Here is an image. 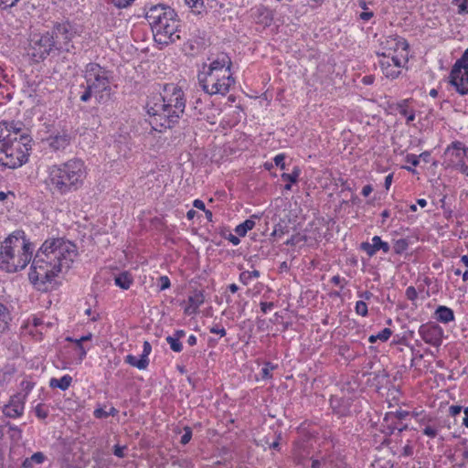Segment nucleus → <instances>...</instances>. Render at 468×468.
<instances>
[{
  "mask_svg": "<svg viewBox=\"0 0 468 468\" xmlns=\"http://www.w3.org/2000/svg\"><path fill=\"white\" fill-rule=\"evenodd\" d=\"M77 255V247L71 241L63 238L46 239L33 259L28 273L30 282L38 290L46 291L47 283L71 268Z\"/></svg>",
  "mask_w": 468,
  "mask_h": 468,
  "instance_id": "1",
  "label": "nucleus"
},
{
  "mask_svg": "<svg viewBox=\"0 0 468 468\" xmlns=\"http://www.w3.org/2000/svg\"><path fill=\"white\" fill-rule=\"evenodd\" d=\"M31 136L20 122H0V165L15 169L28 160Z\"/></svg>",
  "mask_w": 468,
  "mask_h": 468,
  "instance_id": "2",
  "label": "nucleus"
},
{
  "mask_svg": "<svg viewBox=\"0 0 468 468\" xmlns=\"http://www.w3.org/2000/svg\"><path fill=\"white\" fill-rule=\"evenodd\" d=\"M147 106V112L152 117L151 124L155 130H158V126L165 129L171 128L178 122L185 111L184 91L176 84H165L159 101Z\"/></svg>",
  "mask_w": 468,
  "mask_h": 468,
  "instance_id": "3",
  "label": "nucleus"
},
{
  "mask_svg": "<svg viewBox=\"0 0 468 468\" xmlns=\"http://www.w3.org/2000/svg\"><path fill=\"white\" fill-rule=\"evenodd\" d=\"M145 18L151 26L155 42L168 45L180 39L177 14L169 5H152L146 10Z\"/></svg>",
  "mask_w": 468,
  "mask_h": 468,
  "instance_id": "4",
  "label": "nucleus"
},
{
  "mask_svg": "<svg viewBox=\"0 0 468 468\" xmlns=\"http://www.w3.org/2000/svg\"><path fill=\"white\" fill-rule=\"evenodd\" d=\"M83 77L86 87L80 97L82 102L89 101L92 96L101 104L112 100L113 94L112 88L113 73L112 70L98 63L90 62L86 65Z\"/></svg>",
  "mask_w": 468,
  "mask_h": 468,
  "instance_id": "5",
  "label": "nucleus"
},
{
  "mask_svg": "<svg viewBox=\"0 0 468 468\" xmlns=\"http://www.w3.org/2000/svg\"><path fill=\"white\" fill-rule=\"evenodd\" d=\"M85 177L84 163L78 158L70 159L59 165H54L49 172L52 187L61 195L79 189Z\"/></svg>",
  "mask_w": 468,
  "mask_h": 468,
  "instance_id": "6",
  "label": "nucleus"
},
{
  "mask_svg": "<svg viewBox=\"0 0 468 468\" xmlns=\"http://www.w3.org/2000/svg\"><path fill=\"white\" fill-rule=\"evenodd\" d=\"M33 249L25 239L8 236L1 245L0 268L8 272L24 269L32 259Z\"/></svg>",
  "mask_w": 468,
  "mask_h": 468,
  "instance_id": "7",
  "label": "nucleus"
},
{
  "mask_svg": "<svg viewBox=\"0 0 468 468\" xmlns=\"http://www.w3.org/2000/svg\"><path fill=\"white\" fill-rule=\"evenodd\" d=\"M52 35L46 33H36L33 34L28 41L27 55L31 59L36 62H41L45 60L54 49V42Z\"/></svg>",
  "mask_w": 468,
  "mask_h": 468,
  "instance_id": "8",
  "label": "nucleus"
},
{
  "mask_svg": "<svg viewBox=\"0 0 468 468\" xmlns=\"http://www.w3.org/2000/svg\"><path fill=\"white\" fill-rule=\"evenodd\" d=\"M449 78L459 94H468V48L452 66Z\"/></svg>",
  "mask_w": 468,
  "mask_h": 468,
  "instance_id": "9",
  "label": "nucleus"
},
{
  "mask_svg": "<svg viewBox=\"0 0 468 468\" xmlns=\"http://www.w3.org/2000/svg\"><path fill=\"white\" fill-rule=\"evenodd\" d=\"M48 33L52 35L51 40L54 42L55 51L69 52L73 48L71 39L74 34L69 23H58L53 27L52 30L50 32L48 31Z\"/></svg>",
  "mask_w": 468,
  "mask_h": 468,
  "instance_id": "10",
  "label": "nucleus"
},
{
  "mask_svg": "<svg viewBox=\"0 0 468 468\" xmlns=\"http://www.w3.org/2000/svg\"><path fill=\"white\" fill-rule=\"evenodd\" d=\"M419 334L422 340L433 346H440L442 342L443 331L441 327L433 323L421 324L419 328Z\"/></svg>",
  "mask_w": 468,
  "mask_h": 468,
  "instance_id": "11",
  "label": "nucleus"
},
{
  "mask_svg": "<svg viewBox=\"0 0 468 468\" xmlns=\"http://www.w3.org/2000/svg\"><path fill=\"white\" fill-rule=\"evenodd\" d=\"M383 59L379 60V66L383 74L389 79H396L400 74V68L402 67L400 58L397 57H389L385 54Z\"/></svg>",
  "mask_w": 468,
  "mask_h": 468,
  "instance_id": "12",
  "label": "nucleus"
},
{
  "mask_svg": "<svg viewBox=\"0 0 468 468\" xmlns=\"http://www.w3.org/2000/svg\"><path fill=\"white\" fill-rule=\"evenodd\" d=\"M232 62L227 54H220L218 58L212 60L209 64H203L201 70H206L214 73L226 74L231 72Z\"/></svg>",
  "mask_w": 468,
  "mask_h": 468,
  "instance_id": "13",
  "label": "nucleus"
},
{
  "mask_svg": "<svg viewBox=\"0 0 468 468\" xmlns=\"http://www.w3.org/2000/svg\"><path fill=\"white\" fill-rule=\"evenodd\" d=\"M445 154H451L455 156L459 160L457 165L460 167V170L468 176V148H464L462 143L455 142L447 147Z\"/></svg>",
  "mask_w": 468,
  "mask_h": 468,
  "instance_id": "14",
  "label": "nucleus"
},
{
  "mask_svg": "<svg viewBox=\"0 0 468 468\" xmlns=\"http://www.w3.org/2000/svg\"><path fill=\"white\" fill-rule=\"evenodd\" d=\"M26 395L16 394L11 397L10 401L4 407L3 412L6 417L17 418L24 412Z\"/></svg>",
  "mask_w": 468,
  "mask_h": 468,
  "instance_id": "15",
  "label": "nucleus"
},
{
  "mask_svg": "<svg viewBox=\"0 0 468 468\" xmlns=\"http://www.w3.org/2000/svg\"><path fill=\"white\" fill-rule=\"evenodd\" d=\"M71 134L67 131H61L56 134L50 135L47 141L50 148L54 151H60L66 149L71 142Z\"/></svg>",
  "mask_w": 468,
  "mask_h": 468,
  "instance_id": "16",
  "label": "nucleus"
},
{
  "mask_svg": "<svg viewBox=\"0 0 468 468\" xmlns=\"http://www.w3.org/2000/svg\"><path fill=\"white\" fill-rule=\"evenodd\" d=\"M369 242H362L360 248L366 251L369 257L374 256L377 251L382 250L384 253H388L390 250L389 244L386 241H382L379 236H374Z\"/></svg>",
  "mask_w": 468,
  "mask_h": 468,
  "instance_id": "17",
  "label": "nucleus"
},
{
  "mask_svg": "<svg viewBox=\"0 0 468 468\" xmlns=\"http://www.w3.org/2000/svg\"><path fill=\"white\" fill-rule=\"evenodd\" d=\"M220 73L200 70L197 79L202 90L209 94L213 90V86L219 80L218 78H220Z\"/></svg>",
  "mask_w": 468,
  "mask_h": 468,
  "instance_id": "18",
  "label": "nucleus"
},
{
  "mask_svg": "<svg viewBox=\"0 0 468 468\" xmlns=\"http://www.w3.org/2000/svg\"><path fill=\"white\" fill-rule=\"evenodd\" d=\"M216 85L213 86V90L210 91L209 95H226L229 91L230 87L235 84V79L232 73L227 72L225 75H220Z\"/></svg>",
  "mask_w": 468,
  "mask_h": 468,
  "instance_id": "19",
  "label": "nucleus"
},
{
  "mask_svg": "<svg viewBox=\"0 0 468 468\" xmlns=\"http://www.w3.org/2000/svg\"><path fill=\"white\" fill-rule=\"evenodd\" d=\"M205 302V296L202 291H194L187 299V305L185 307V314L187 315L195 314L200 305Z\"/></svg>",
  "mask_w": 468,
  "mask_h": 468,
  "instance_id": "20",
  "label": "nucleus"
},
{
  "mask_svg": "<svg viewBox=\"0 0 468 468\" xmlns=\"http://www.w3.org/2000/svg\"><path fill=\"white\" fill-rule=\"evenodd\" d=\"M420 425H423L422 433L427 437L433 439L439 433V425L435 424L431 418H422L420 420Z\"/></svg>",
  "mask_w": 468,
  "mask_h": 468,
  "instance_id": "21",
  "label": "nucleus"
},
{
  "mask_svg": "<svg viewBox=\"0 0 468 468\" xmlns=\"http://www.w3.org/2000/svg\"><path fill=\"white\" fill-rule=\"evenodd\" d=\"M435 319L442 324H448L454 320V313L453 311L447 307L441 305L435 311Z\"/></svg>",
  "mask_w": 468,
  "mask_h": 468,
  "instance_id": "22",
  "label": "nucleus"
},
{
  "mask_svg": "<svg viewBox=\"0 0 468 468\" xmlns=\"http://www.w3.org/2000/svg\"><path fill=\"white\" fill-rule=\"evenodd\" d=\"M410 100H403L397 104V110L400 115L406 118V123L415 120V111L409 107Z\"/></svg>",
  "mask_w": 468,
  "mask_h": 468,
  "instance_id": "23",
  "label": "nucleus"
},
{
  "mask_svg": "<svg viewBox=\"0 0 468 468\" xmlns=\"http://www.w3.org/2000/svg\"><path fill=\"white\" fill-rule=\"evenodd\" d=\"M381 426L382 431L387 435H391L396 430L399 432H402L403 431H407L409 429L408 424L398 420H392L391 422H385L383 420Z\"/></svg>",
  "mask_w": 468,
  "mask_h": 468,
  "instance_id": "24",
  "label": "nucleus"
},
{
  "mask_svg": "<svg viewBox=\"0 0 468 468\" xmlns=\"http://www.w3.org/2000/svg\"><path fill=\"white\" fill-rule=\"evenodd\" d=\"M72 378L69 375H65L60 378H51L49 381V386L51 388H58L61 390H66L71 385Z\"/></svg>",
  "mask_w": 468,
  "mask_h": 468,
  "instance_id": "25",
  "label": "nucleus"
},
{
  "mask_svg": "<svg viewBox=\"0 0 468 468\" xmlns=\"http://www.w3.org/2000/svg\"><path fill=\"white\" fill-rule=\"evenodd\" d=\"M115 284L123 290H128L133 283V277L127 271L122 272L114 279Z\"/></svg>",
  "mask_w": 468,
  "mask_h": 468,
  "instance_id": "26",
  "label": "nucleus"
},
{
  "mask_svg": "<svg viewBox=\"0 0 468 468\" xmlns=\"http://www.w3.org/2000/svg\"><path fill=\"white\" fill-rule=\"evenodd\" d=\"M46 459L43 452H37L31 455V457L24 460L22 466L23 468H33L34 464H40Z\"/></svg>",
  "mask_w": 468,
  "mask_h": 468,
  "instance_id": "27",
  "label": "nucleus"
},
{
  "mask_svg": "<svg viewBox=\"0 0 468 468\" xmlns=\"http://www.w3.org/2000/svg\"><path fill=\"white\" fill-rule=\"evenodd\" d=\"M125 363L137 367L138 369H145L149 365V359L143 358L140 356L138 359L136 356L133 355H128L124 358Z\"/></svg>",
  "mask_w": 468,
  "mask_h": 468,
  "instance_id": "28",
  "label": "nucleus"
},
{
  "mask_svg": "<svg viewBox=\"0 0 468 468\" xmlns=\"http://www.w3.org/2000/svg\"><path fill=\"white\" fill-rule=\"evenodd\" d=\"M410 415L409 411L406 410H398L396 412H387L384 417L385 422H391L392 420L402 421Z\"/></svg>",
  "mask_w": 468,
  "mask_h": 468,
  "instance_id": "29",
  "label": "nucleus"
},
{
  "mask_svg": "<svg viewBox=\"0 0 468 468\" xmlns=\"http://www.w3.org/2000/svg\"><path fill=\"white\" fill-rule=\"evenodd\" d=\"M254 226L255 222L252 220V218L246 219L243 223L236 227L235 232L239 237H244L249 230L254 228Z\"/></svg>",
  "mask_w": 468,
  "mask_h": 468,
  "instance_id": "30",
  "label": "nucleus"
},
{
  "mask_svg": "<svg viewBox=\"0 0 468 468\" xmlns=\"http://www.w3.org/2000/svg\"><path fill=\"white\" fill-rule=\"evenodd\" d=\"M300 176V169L298 167H294L293 171L291 174L283 173L282 175V178L284 181L289 182V184L285 185V189L290 190L291 189V184L296 183L298 180V177Z\"/></svg>",
  "mask_w": 468,
  "mask_h": 468,
  "instance_id": "31",
  "label": "nucleus"
},
{
  "mask_svg": "<svg viewBox=\"0 0 468 468\" xmlns=\"http://www.w3.org/2000/svg\"><path fill=\"white\" fill-rule=\"evenodd\" d=\"M185 4L191 8L192 12L196 14H202L205 12L204 0H184Z\"/></svg>",
  "mask_w": 468,
  "mask_h": 468,
  "instance_id": "32",
  "label": "nucleus"
},
{
  "mask_svg": "<svg viewBox=\"0 0 468 468\" xmlns=\"http://www.w3.org/2000/svg\"><path fill=\"white\" fill-rule=\"evenodd\" d=\"M358 6L363 9L359 14V18L363 21H368L374 16V13L367 7V3L365 0H358Z\"/></svg>",
  "mask_w": 468,
  "mask_h": 468,
  "instance_id": "33",
  "label": "nucleus"
},
{
  "mask_svg": "<svg viewBox=\"0 0 468 468\" xmlns=\"http://www.w3.org/2000/svg\"><path fill=\"white\" fill-rule=\"evenodd\" d=\"M9 313L7 308L0 303V334L3 333L8 325Z\"/></svg>",
  "mask_w": 468,
  "mask_h": 468,
  "instance_id": "34",
  "label": "nucleus"
},
{
  "mask_svg": "<svg viewBox=\"0 0 468 468\" xmlns=\"http://www.w3.org/2000/svg\"><path fill=\"white\" fill-rule=\"evenodd\" d=\"M331 406L333 410L339 416H346L349 413V408L346 405L341 406L337 399H331Z\"/></svg>",
  "mask_w": 468,
  "mask_h": 468,
  "instance_id": "35",
  "label": "nucleus"
},
{
  "mask_svg": "<svg viewBox=\"0 0 468 468\" xmlns=\"http://www.w3.org/2000/svg\"><path fill=\"white\" fill-rule=\"evenodd\" d=\"M260 277V271H257V270H254V271H242L240 274H239V281L247 285L250 280L252 278H259Z\"/></svg>",
  "mask_w": 468,
  "mask_h": 468,
  "instance_id": "36",
  "label": "nucleus"
},
{
  "mask_svg": "<svg viewBox=\"0 0 468 468\" xmlns=\"http://www.w3.org/2000/svg\"><path fill=\"white\" fill-rule=\"evenodd\" d=\"M409 247V242L405 239H399L395 241L393 250L396 254L403 253Z\"/></svg>",
  "mask_w": 468,
  "mask_h": 468,
  "instance_id": "37",
  "label": "nucleus"
},
{
  "mask_svg": "<svg viewBox=\"0 0 468 468\" xmlns=\"http://www.w3.org/2000/svg\"><path fill=\"white\" fill-rule=\"evenodd\" d=\"M165 340L170 345V347L174 352L179 353L182 351L183 346L180 340L174 338L171 335H168Z\"/></svg>",
  "mask_w": 468,
  "mask_h": 468,
  "instance_id": "38",
  "label": "nucleus"
},
{
  "mask_svg": "<svg viewBox=\"0 0 468 468\" xmlns=\"http://www.w3.org/2000/svg\"><path fill=\"white\" fill-rule=\"evenodd\" d=\"M452 4L457 6L458 14H468V0H452Z\"/></svg>",
  "mask_w": 468,
  "mask_h": 468,
  "instance_id": "39",
  "label": "nucleus"
},
{
  "mask_svg": "<svg viewBox=\"0 0 468 468\" xmlns=\"http://www.w3.org/2000/svg\"><path fill=\"white\" fill-rule=\"evenodd\" d=\"M355 309L357 314L363 317L367 315V305L364 301H357Z\"/></svg>",
  "mask_w": 468,
  "mask_h": 468,
  "instance_id": "40",
  "label": "nucleus"
},
{
  "mask_svg": "<svg viewBox=\"0 0 468 468\" xmlns=\"http://www.w3.org/2000/svg\"><path fill=\"white\" fill-rule=\"evenodd\" d=\"M36 416L38 419L44 420L48 416V410L43 404H37L35 408Z\"/></svg>",
  "mask_w": 468,
  "mask_h": 468,
  "instance_id": "41",
  "label": "nucleus"
},
{
  "mask_svg": "<svg viewBox=\"0 0 468 468\" xmlns=\"http://www.w3.org/2000/svg\"><path fill=\"white\" fill-rule=\"evenodd\" d=\"M74 344L75 350L79 355V359L81 361L86 356L87 351L83 346V343L80 342L79 339H75Z\"/></svg>",
  "mask_w": 468,
  "mask_h": 468,
  "instance_id": "42",
  "label": "nucleus"
},
{
  "mask_svg": "<svg viewBox=\"0 0 468 468\" xmlns=\"http://www.w3.org/2000/svg\"><path fill=\"white\" fill-rule=\"evenodd\" d=\"M184 431H185V433L182 435V437L180 439V442L183 445H186L190 441V440L192 438V430L190 427L186 426L184 428Z\"/></svg>",
  "mask_w": 468,
  "mask_h": 468,
  "instance_id": "43",
  "label": "nucleus"
},
{
  "mask_svg": "<svg viewBox=\"0 0 468 468\" xmlns=\"http://www.w3.org/2000/svg\"><path fill=\"white\" fill-rule=\"evenodd\" d=\"M171 282L167 276H160L158 278V286L160 291L166 290L170 287Z\"/></svg>",
  "mask_w": 468,
  "mask_h": 468,
  "instance_id": "44",
  "label": "nucleus"
},
{
  "mask_svg": "<svg viewBox=\"0 0 468 468\" xmlns=\"http://www.w3.org/2000/svg\"><path fill=\"white\" fill-rule=\"evenodd\" d=\"M391 335L392 331L389 328H384L377 335V337H378V340L385 342L391 336Z\"/></svg>",
  "mask_w": 468,
  "mask_h": 468,
  "instance_id": "45",
  "label": "nucleus"
},
{
  "mask_svg": "<svg viewBox=\"0 0 468 468\" xmlns=\"http://www.w3.org/2000/svg\"><path fill=\"white\" fill-rule=\"evenodd\" d=\"M406 297L408 300L413 302L418 297V292L413 286H410L406 289Z\"/></svg>",
  "mask_w": 468,
  "mask_h": 468,
  "instance_id": "46",
  "label": "nucleus"
},
{
  "mask_svg": "<svg viewBox=\"0 0 468 468\" xmlns=\"http://www.w3.org/2000/svg\"><path fill=\"white\" fill-rule=\"evenodd\" d=\"M285 155L283 154H277L274 157V163L277 166H279L282 170L285 169V163H284Z\"/></svg>",
  "mask_w": 468,
  "mask_h": 468,
  "instance_id": "47",
  "label": "nucleus"
},
{
  "mask_svg": "<svg viewBox=\"0 0 468 468\" xmlns=\"http://www.w3.org/2000/svg\"><path fill=\"white\" fill-rule=\"evenodd\" d=\"M210 333L219 335L221 337L225 336L227 332L224 327L215 324L209 328Z\"/></svg>",
  "mask_w": 468,
  "mask_h": 468,
  "instance_id": "48",
  "label": "nucleus"
},
{
  "mask_svg": "<svg viewBox=\"0 0 468 468\" xmlns=\"http://www.w3.org/2000/svg\"><path fill=\"white\" fill-rule=\"evenodd\" d=\"M19 0H0V8L7 9L15 6Z\"/></svg>",
  "mask_w": 468,
  "mask_h": 468,
  "instance_id": "49",
  "label": "nucleus"
},
{
  "mask_svg": "<svg viewBox=\"0 0 468 468\" xmlns=\"http://www.w3.org/2000/svg\"><path fill=\"white\" fill-rule=\"evenodd\" d=\"M112 3L119 7V8H125L129 6L134 0H111Z\"/></svg>",
  "mask_w": 468,
  "mask_h": 468,
  "instance_id": "50",
  "label": "nucleus"
},
{
  "mask_svg": "<svg viewBox=\"0 0 468 468\" xmlns=\"http://www.w3.org/2000/svg\"><path fill=\"white\" fill-rule=\"evenodd\" d=\"M143 347H144V349H143V353H142L141 356L143 358L148 359V356L150 355V353L152 351L151 344L148 341H144Z\"/></svg>",
  "mask_w": 468,
  "mask_h": 468,
  "instance_id": "51",
  "label": "nucleus"
},
{
  "mask_svg": "<svg viewBox=\"0 0 468 468\" xmlns=\"http://www.w3.org/2000/svg\"><path fill=\"white\" fill-rule=\"evenodd\" d=\"M463 410V407L460 406V405H452L450 408H449V413L451 416L452 417H455L457 416L458 414H460Z\"/></svg>",
  "mask_w": 468,
  "mask_h": 468,
  "instance_id": "52",
  "label": "nucleus"
},
{
  "mask_svg": "<svg viewBox=\"0 0 468 468\" xmlns=\"http://www.w3.org/2000/svg\"><path fill=\"white\" fill-rule=\"evenodd\" d=\"M125 448H126L125 446H120L118 444L115 445L113 448V454L119 458H123Z\"/></svg>",
  "mask_w": 468,
  "mask_h": 468,
  "instance_id": "53",
  "label": "nucleus"
},
{
  "mask_svg": "<svg viewBox=\"0 0 468 468\" xmlns=\"http://www.w3.org/2000/svg\"><path fill=\"white\" fill-rule=\"evenodd\" d=\"M406 162L413 166H417L420 164L419 156L415 154H408L406 157Z\"/></svg>",
  "mask_w": 468,
  "mask_h": 468,
  "instance_id": "54",
  "label": "nucleus"
},
{
  "mask_svg": "<svg viewBox=\"0 0 468 468\" xmlns=\"http://www.w3.org/2000/svg\"><path fill=\"white\" fill-rule=\"evenodd\" d=\"M94 417L97 419H104L109 417L108 412L104 410L102 408L96 409L93 412Z\"/></svg>",
  "mask_w": 468,
  "mask_h": 468,
  "instance_id": "55",
  "label": "nucleus"
},
{
  "mask_svg": "<svg viewBox=\"0 0 468 468\" xmlns=\"http://www.w3.org/2000/svg\"><path fill=\"white\" fill-rule=\"evenodd\" d=\"M273 307V303L261 302V310L262 313L266 314L268 311L271 310Z\"/></svg>",
  "mask_w": 468,
  "mask_h": 468,
  "instance_id": "56",
  "label": "nucleus"
},
{
  "mask_svg": "<svg viewBox=\"0 0 468 468\" xmlns=\"http://www.w3.org/2000/svg\"><path fill=\"white\" fill-rule=\"evenodd\" d=\"M405 457H410L413 454V447L410 444H407L403 447L402 453Z\"/></svg>",
  "mask_w": 468,
  "mask_h": 468,
  "instance_id": "57",
  "label": "nucleus"
},
{
  "mask_svg": "<svg viewBox=\"0 0 468 468\" xmlns=\"http://www.w3.org/2000/svg\"><path fill=\"white\" fill-rule=\"evenodd\" d=\"M270 363L266 364V366L262 368V378H271V370L273 369V367H269Z\"/></svg>",
  "mask_w": 468,
  "mask_h": 468,
  "instance_id": "58",
  "label": "nucleus"
},
{
  "mask_svg": "<svg viewBox=\"0 0 468 468\" xmlns=\"http://www.w3.org/2000/svg\"><path fill=\"white\" fill-rule=\"evenodd\" d=\"M21 386L23 390L26 391V395L33 388L34 384L30 381H22Z\"/></svg>",
  "mask_w": 468,
  "mask_h": 468,
  "instance_id": "59",
  "label": "nucleus"
},
{
  "mask_svg": "<svg viewBox=\"0 0 468 468\" xmlns=\"http://www.w3.org/2000/svg\"><path fill=\"white\" fill-rule=\"evenodd\" d=\"M373 296V293L369 291H364L358 292V297L364 299V300H370Z\"/></svg>",
  "mask_w": 468,
  "mask_h": 468,
  "instance_id": "60",
  "label": "nucleus"
},
{
  "mask_svg": "<svg viewBox=\"0 0 468 468\" xmlns=\"http://www.w3.org/2000/svg\"><path fill=\"white\" fill-rule=\"evenodd\" d=\"M193 206L200 210H203V211L206 209L205 203L200 199H196L193 202Z\"/></svg>",
  "mask_w": 468,
  "mask_h": 468,
  "instance_id": "61",
  "label": "nucleus"
},
{
  "mask_svg": "<svg viewBox=\"0 0 468 468\" xmlns=\"http://www.w3.org/2000/svg\"><path fill=\"white\" fill-rule=\"evenodd\" d=\"M373 191V187L371 185H366L362 189V195L367 197Z\"/></svg>",
  "mask_w": 468,
  "mask_h": 468,
  "instance_id": "62",
  "label": "nucleus"
},
{
  "mask_svg": "<svg viewBox=\"0 0 468 468\" xmlns=\"http://www.w3.org/2000/svg\"><path fill=\"white\" fill-rule=\"evenodd\" d=\"M392 179H393V175L392 174H389L386 176L385 178V188L388 190L390 186H391V183H392Z\"/></svg>",
  "mask_w": 468,
  "mask_h": 468,
  "instance_id": "63",
  "label": "nucleus"
},
{
  "mask_svg": "<svg viewBox=\"0 0 468 468\" xmlns=\"http://www.w3.org/2000/svg\"><path fill=\"white\" fill-rule=\"evenodd\" d=\"M464 418L463 420V425L468 428V407L463 409Z\"/></svg>",
  "mask_w": 468,
  "mask_h": 468,
  "instance_id": "64",
  "label": "nucleus"
}]
</instances>
